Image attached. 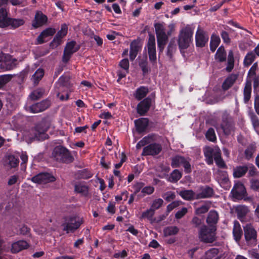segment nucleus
<instances>
[{"mask_svg":"<svg viewBox=\"0 0 259 259\" xmlns=\"http://www.w3.org/2000/svg\"><path fill=\"white\" fill-rule=\"evenodd\" d=\"M59 81L63 86L68 89L71 88L74 84V81L71 79V77L69 75L61 76L59 78Z\"/></svg>","mask_w":259,"mask_h":259,"instance_id":"30","label":"nucleus"},{"mask_svg":"<svg viewBox=\"0 0 259 259\" xmlns=\"http://www.w3.org/2000/svg\"><path fill=\"white\" fill-rule=\"evenodd\" d=\"M246 166H239L234 169L233 176L236 178H240L244 176L247 171Z\"/></svg>","mask_w":259,"mask_h":259,"instance_id":"41","label":"nucleus"},{"mask_svg":"<svg viewBox=\"0 0 259 259\" xmlns=\"http://www.w3.org/2000/svg\"><path fill=\"white\" fill-rule=\"evenodd\" d=\"M19 163V159L14 155H9L7 158L6 163L10 168L17 166Z\"/></svg>","mask_w":259,"mask_h":259,"instance_id":"47","label":"nucleus"},{"mask_svg":"<svg viewBox=\"0 0 259 259\" xmlns=\"http://www.w3.org/2000/svg\"><path fill=\"white\" fill-rule=\"evenodd\" d=\"M215 147L211 148L210 147H206L204 149V154L206 158V162L208 164H211L213 163V157L214 158Z\"/></svg>","mask_w":259,"mask_h":259,"instance_id":"23","label":"nucleus"},{"mask_svg":"<svg viewBox=\"0 0 259 259\" xmlns=\"http://www.w3.org/2000/svg\"><path fill=\"white\" fill-rule=\"evenodd\" d=\"M219 215L216 211L213 210L209 211L206 222L211 226H214L213 225L215 224L218 221Z\"/></svg>","mask_w":259,"mask_h":259,"instance_id":"36","label":"nucleus"},{"mask_svg":"<svg viewBox=\"0 0 259 259\" xmlns=\"http://www.w3.org/2000/svg\"><path fill=\"white\" fill-rule=\"evenodd\" d=\"M78 50V48L76 47V42L71 41L68 42L65 48L63 56V61L67 62L70 58L72 55L75 53Z\"/></svg>","mask_w":259,"mask_h":259,"instance_id":"13","label":"nucleus"},{"mask_svg":"<svg viewBox=\"0 0 259 259\" xmlns=\"http://www.w3.org/2000/svg\"><path fill=\"white\" fill-rule=\"evenodd\" d=\"M215 59L219 62H224L226 59V53L223 47L221 46L218 49L215 55Z\"/></svg>","mask_w":259,"mask_h":259,"instance_id":"39","label":"nucleus"},{"mask_svg":"<svg viewBox=\"0 0 259 259\" xmlns=\"http://www.w3.org/2000/svg\"><path fill=\"white\" fill-rule=\"evenodd\" d=\"M11 246V252L13 253H16L22 250L27 249L29 245V243L26 241L19 240L14 242Z\"/></svg>","mask_w":259,"mask_h":259,"instance_id":"18","label":"nucleus"},{"mask_svg":"<svg viewBox=\"0 0 259 259\" xmlns=\"http://www.w3.org/2000/svg\"><path fill=\"white\" fill-rule=\"evenodd\" d=\"M235 211L237 214L238 218L242 220L248 212V207L245 205H238L235 207Z\"/></svg>","mask_w":259,"mask_h":259,"instance_id":"31","label":"nucleus"},{"mask_svg":"<svg viewBox=\"0 0 259 259\" xmlns=\"http://www.w3.org/2000/svg\"><path fill=\"white\" fill-rule=\"evenodd\" d=\"M255 151V147L253 145L249 146L244 152L245 158L248 160L251 158Z\"/></svg>","mask_w":259,"mask_h":259,"instance_id":"54","label":"nucleus"},{"mask_svg":"<svg viewBox=\"0 0 259 259\" xmlns=\"http://www.w3.org/2000/svg\"><path fill=\"white\" fill-rule=\"evenodd\" d=\"M214 226L208 227L206 226L202 227L199 232V237L201 241L205 243H212L215 239Z\"/></svg>","mask_w":259,"mask_h":259,"instance_id":"7","label":"nucleus"},{"mask_svg":"<svg viewBox=\"0 0 259 259\" xmlns=\"http://www.w3.org/2000/svg\"><path fill=\"white\" fill-rule=\"evenodd\" d=\"M179 231V229L174 226L165 227L163 229V234L165 236H169L176 235Z\"/></svg>","mask_w":259,"mask_h":259,"instance_id":"44","label":"nucleus"},{"mask_svg":"<svg viewBox=\"0 0 259 259\" xmlns=\"http://www.w3.org/2000/svg\"><path fill=\"white\" fill-rule=\"evenodd\" d=\"M233 233L236 241H239L242 235L240 225L237 221H234Z\"/></svg>","mask_w":259,"mask_h":259,"instance_id":"35","label":"nucleus"},{"mask_svg":"<svg viewBox=\"0 0 259 259\" xmlns=\"http://www.w3.org/2000/svg\"><path fill=\"white\" fill-rule=\"evenodd\" d=\"M11 18L8 17V13L6 9H0V27L4 28L9 26Z\"/></svg>","mask_w":259,"mask_h":259,"instance_id":"20","label":"nucleus"},{"mask_svg":"<svg viewBox=\"0 0 259 259\" xmlns=\"http://www.w3.org/2000/svg\"><path fill=\"white\" fill-rule=\"evenodd\" d=\"M149 120L146 118H141L135 120V124L137 131L142 133L146 129L148 125Z\"/></svg>","mask_w":259,"mask_h":259,"instance_id":"21","label":"nucleus"},{"mask_svg":"<svg viewBox=\"0 0 259 259\" xmlns=\"http://www.w3.org/2000/svg\"><path fill=\"white\" fill-rule=\"evenodd\" d=\"M53 158L57 161L70 163L73 161V157L66 148L58 146L55 147L52 152Z\"/></svg>","mask_w":259,"mask_h":259,"instance_id":"5","label":"nucleus"},{"mask_svg":"<svg viewBox=\"0 0 259 259\" xmlns=\"http://www.w3.org/2000/svg\"><path fill=\"white\" fill-rule=\"evenodd\" d=\"M258 70L257 63H254L251 66L248 72V75L250 77H254L256 74V72Z\"/></svg>","mask_w":259,"mask_h":259,"instance_id":"60","label":"nucleus"},{"mask_svg":"<svg viewBox=\"0 0 259 259\" xmlns=\"http://www.w3.org/2000/svg\"><path fill=\"white\" fill-rule=\"evenodd\" d=\"M47 17L41 12H37L35 16L34 20L32 26L34 28H37L45 24L47 21Z\"/></svg>","mask_w":259,"mask_h":259,"instance_id":"19","label":"nucleus"},{"mask_svg":"<svg viewBox=\"0 0 259 259\" xmlns=\"http://www.w3.org/2000/svg\"><path fill=\"white\" fill-rule=\"evenodd\" d=\"M155 33L157 37V45L160 51H162L168 40V36L175 31V25L173 23L168 25V30L166 31L164 23L154 24Z\"/></svg>","mask_w":259,"mask_h":259,"instance_id":"1","label":"nucleus"},{"mask_svg":"<svg viewBox=\"0 0 259 259\" xmlns=\"http://www.w3.org/2000/svg\"><path fill=\"white\" fill-rule=\"evenodd\" d=\"M186 159L182 156H176L172 158L171 165L174 168L179 167L183 165Z\"/></svg>","mask_w":259,"mask_h":259,"instance_id":"45","label":"nucleus"},{"mask_svg":"<svg viewBox=\"0 0 259 259\" xmlns=\"http://www.w3.org/2000/svg\"><path fill=\"white\" fill-rule=\"evenodd\" d=\"M220 41V38L218 35L215 34H212L210 41V49L212 52L215 51L217 48L219 46Z\"/></svg>","mask_w":259,"mask_h":259,"instance_id":"37","label":"nucleus"},{"mask_svg":"<svg viewBox=\"0 0 259 259\" xmlns=\"http://www.w3.org/2000/svg\"><path fill=\"white\" fill-rule=\"evenodd\" d=\"M233 197L236 199H241L246 194V191L244 186L238 183L235 184L231 191Z\"/></svg>","mask_w":259,"mask_h":259,"instance_id":"14","label":"nucleus"},{"mask_svg":"<svg viewBox=\"0 0 259 259\" xmlns=\"http://www.w3.org/2000/svg\"><path fill=\"white\" fill-rule=\"evenodd\" d=\"M250 187L251 189L257 191L259 189V180L252 179L250 180Z\"/></svg>","mask_w":259,"mask_h":259,"instance_id":"63","label":"nucleus"},{"mask_svg":"<svg viewBox=\"0 0 259 259\" xmlns=\"http://www.w3.org/2000/svg\"><path fill=\"white\" fill-rule=\"evenodd\" d=\"M208 35L206 32L200 26H198L195 33V41L197 47L202 48L207 44L208 41Z\"/></svg>","mask_w":259,"mask_h":259,"instance_id":"9","label":"nucleus"},{"mask_svg":"<svg viewBox=\"0 0 259 259\" xmlns=\"http://www.w3.org/2000/svg\"><path fill=\"white\" fill-rule=\"evenodd\" d=\"M151 104V99L146 98L139 103L137 106V112L141 115H144L149 110Z\"/></svg>","mask_w":259,"mask_h":259,"instance_id":"16","label":"nucleus"},{"mask_svg":"<svg viewBox=\"0 0 259 259\" xmlns=\"http://www.w3.org/2000/svg\"><path fill=\"white\" fill-rule=\"evenodd\" d=\"M44 93V90L41 89H38L33 91L29 95V97L33 100H36L40 98Z\"/></svg>","mask_w":259,"mask_h":259,"instance_id":"51","label":"nucleus"},{"mask_svg":"<svg viewBox=\"0 0 259 259\" xmlns=\"http://www.w3.org/2000/svg\"><path fill=\"white\" fill-rule=\"evenodd\" d=\"M119 65L121 69L128 70L130 66L128 60L127 59L121 60L119 62Z\"/></svg>","mask_w":259,"mask_h":259,"instance_id":"64","label":"nucleus"},{"mask_svg":"<svg viewBox=\"0 0 259 259\" xmlns=\"http://www.w3.org/2000/svg\"><path fill=\"white\" fill-rule=\"evenodd\" d=\"M217 178L221 187L225 188V189H228L229 188L230 183L226 171L218 170Z\"/></svg>","mask_w":259,"mask_h":259,"instance_id":"15","label":"nucleus"},{"mask_svg":"<svg viewBox=\"0 0 259 259\" xmlns=\"http://www.w3.org/2000/svg\"><path fill=\"white\" fill-rule=\"evenodd\" d=\"M83 219L78 217L68 216L64 218L62 224L63 231L67 233L74 232L83 223Z\"/></svg>","mask_w":259,"mask_h":259,"instance_id":"4","label":"nucleus"},{"mask_svg":"<svg viewBox=\"0 0 259 259\" xmlns=\"http://www.w3.org/2000/svg\"><path fill=\"white\" fill-rule=\"evenodd\" d=\"M193 29L189 25L181 29L178 38V45L181 53L193 42Z\"/></svg>","mask_w":259,"mask_h":259,"instance_id":"3","label":"nucleus"},{"mask_svg":"<svg viewBox=\"0 0 259 259\" xmlns=\"http://www.w3.org/2000/svg\"><path fill=\"white\" fill-rule=\"evenodd\" d=\"M154 136L153 135H148L144 137L137 144L136 148L138 149H140L142 147L150 143L154 140Z\"/></svg>","mask_w":259,"mask_h":259,"instance_id":"40","label":"nucleus"},{"mask_svg":"<svg viewBox=\"0 0 259 259\" xmlns=\"http://www.w3.org/2000/svg\"><path fill=\"white\" fill-rule=\"evenodd\" d=\"M214 161L216 164L221 168H226V165L221 157V150L218 147H215Z\"/></svg>","mask_w":259,"mask_h":259,"instance_id":"26","label":"nucleus"},{"mask_svg":"<svg viewBox=\"0 0 259 259\" xmlns=\"http://www.w3.org/2000/svg\"><path fill=\"white\" fill-rule=\"evenodd\" d=\"M50 106V102L47 100L42 101L31 106H26V110L32 113H37L42 112Z\"/></svg>","mask_w":259,"mask_h":259,"instance_id":"11","label":"nucleus"},{"mask_svg":"<svg viewBox=\"0 0 259 259\" xmlns=\"http://www.w3.org/2000/svg\"><path fill=\"white\" fill-rule=\"evenodd\" d=\"M10 2L14 6L23 7L27 5L26 0H10Z\"/></svg>","mask_w":259,"mask_h":259,"instance_id":"57","label":"nucleus"},{"mask_svg":"<svg viewBox=\"0 0 259 259\" xmlns=\"http://www.w3.org/2000/svg\"><path fill=\"white\" fill-rule=\"evenodd\" d=\"M244 235L247 241L256 239L257 233L255 229L250 224H247L244 227Z\"/></svg>","mask_w":259,"mask_h":259,"instance_id":"17","label":"nucleus"},{"mask_svg":"<svg viewBox=\"0 0 259 259\" xmlns=\"http://www.w3.org/2000/svg\"><path fill=\"white\" fill-rule=\"evenodd\" d=\"M48 128L49 125L48 123L41 122L38 124L34 128L24 132L23 139L26 142L29 143L34 140L40 141L47 139L48 136L46 133Z\"/></svg>","mask_w":259,"mask_h":259,"instance_id":"2","label":"nucleus"},{"mask_svg":"<svg viewBox=\"0 0 259 259\" xmlns=\"http://www.w3.org/2000/svg\"><path fill=\"white\" fill-rule=\"evenodd\" d=\"M176 50V45L174 42L170 41L167 47V55L171 56L172 54Z\"/></svg>","mask_w":259,"mask_h":259,"instance_id":"62","label":"nucleus"},{"mask_svg":"<svg viewBox=\"0 0 259 259\" xmlns=\"http://www.w3.org/2000/svg\"><path fill=\"white\" fill-rule=\"evenodd\" d=\"M179 195L184 199L190 200L196 198V194L192 190H183L179 192Z\"/></svg>","mask_w":259,"mask_h":259,"instance_id":"38","label":"nucleus"},{"mask_svg":"<svg viewBox=\"0 0 259 259\" xmlns=\"http://www.w3.org/2000/svg\"><path fill=\"white\" fill-rule=\"evenodd\" d=\"M154 214L155 211L150 207L149 209H146L141 213V215L139 217V219L140 220L147 219L150 222H152Z\"/></svg>","mask_w":259,"mask_h":259,"instance_id":"33","label":"nucleus"},{"mask_svg":"<svg viewBox=\"0 0 259 259\" xmlns=\"http://www.w3.org/2000/svg\"><path fill=\"white\" fill-rule=\"evenodd\" d=\"M255 58L256 55L254 54L253 52L248 53L245 56L243 61V64L244 66L248 67L253 63Z\"/></svg>","mask_w":259,"mask_h":259,"instance_id":"43","label":"nucleus"},{"mask_svg":"<svg viewBox=\"0 0 259 259\" xmlns=\"http://www.w3.org/2000/svg\"><path fill=\"white\" fill-rule=\"evenodd\" d=\"M62 41V38L56 35L53 39V41L51 42L50 46L52 48H55L61 44Z\"/></svg>","mask_w":259,"mask_h":259,"instance_id":"61","label":"nucleus"},{"mask_svg":"<svg viewBox=\"0 0 259 259\" xmlns=\"http://www.w3.org/2000/svg\"><path fill=\"white\" fill-rule=\"evenodd\" d=\"M55 178L49 173H40L31 178V181L37 184H45L54 182Z\"/></svg>","mask_w":259,"mask_h":259,"instance_id":"10","label":"nucleus"},{"mask_svg":"<svg viewBox=\"0 0 259 259\" xmlns=\"http://www.w3.org/2000/svg\"><path fill=\"white\" fill-rule=\"evenodd\" d=\"M154 191V188L152 186H146L144 187L142 190L141 193L143 194L141 195V197H144L146 195H150Z\"/></svg>","mask_w":259,"mask_h":259,"instance_id":"55","label":"nucleus"},{"mask_svg":"<svg viewBox=\"0 0 259 259\" xmlns=\"http://www.w3.org/2000/svg\"><path fill=\"white\" fill-rule=\"evenodd\" d=\"M140 47L139 42L136 40L133 41L130 45V57L131 60H134L136 57Z\"/></svg>","mask_w":259,"mask_h":259,"instance_id":"25","label":"nucleus"},{"mask_svg":"<svg viewBox=\"0 0 259 259\" xmlns=\"http://www.w3.org/2000/svg\"><path fill=\"white\" fill-rule=\"evenodd\" d=\"M145 50H147L149 55V60L151 62H155L156 60V51L155 38L153 34H149L148 40L146 47Z\"/></svg>","mask_w":259,"mask_h":259,"instance_id":"8","label":"nucleus"},{"mask_svg":"<svg viewBox=\"0 0 259 259\" xmlns=\"http://www.w3.org/2000/svg\"><path fill=\"white\" fill-rule=\"evenodd\" d=\"M206 138L209 141L214 142L217 140V137L214 130L212 128H209L205 134Z\"/></svg>","mask_w":259,"mask_h":259,"instance_id":"50","label":"nucleus"},{"mask_svg":"<svg viewBox=\"0 0 259 259\" xmlns=\"http://www.w3.org/2000/svg\"><path fill=\"white\" fill-rule=\"evenodd\" d=\"M221 128L225 135H228L231 134L233 131L234 125L231 123L224 121L221 125Z\"/></svg>","mask_w":259,"mask_h":259,"instance_id":"42","label":"nucleus"},{"mask_svg":"<svg viewBox=\"0 0 259 259\" xmlns=\"http://www.w3.org/2000/svg\"><path fill=\"white\" fill-rule=\"evenodd\" d=\"M55 32V29L52 28H48L44 30L37 38L38 44H41L44 43L45 41V39L46 37L52 36Z\"/></svg>","mask_w":259,"mask_h":259,"instance_id":"22","label":"nucleus"},{"mask_svg":"<svg viewBox=\"0 0 259 259\" xmlns=\"http://www.w3.org/2000/svg\"><path fill=\"white\" fill-rule=\"evenodd\" d=\"M249 116L254 130L259 126V120L256 115L253 113H250Z\"/></svg>","mask_w":259,"mask_h":259,"instance_id":"56","label":"nucleus"},{"mask_svg":"<svg viewBox=\"0 0 259 259\" xmlns=\"http://www.w3.org/2000/svg\"><path fill=\"white\" fill-rule=\"evenodd\" d=\"M209 208V205L205 204L196 208L195 210V213L197 214L204 213L208 210Z\"/></svg>","mask_w":259,"mask_h":259,"instance_id":"58","label":"nucleus"},{"mask_svg":"<svg viewBox=\"0 0 259 259\" xmlns=\"http://www.w3.org/2000/svg\"><path fill=\"white\" fill-rule=\"evenodd\" d=\"M163 203V200L162 199H156L152 201L150 208L155 211L156 209H158L162 205Z\"/></svg>","mask_w":259,"mask_h":259,"instance_id":"53","label":"nucleus"},{"mask_svg":"<svg viewBox=\"0 0 259 259\" xmlns=\"http://www.w3.org/2000/svg\"><path fill=\"white\" fill-rule=\"evenodd\" d=\"M23 59H16L11 56L4 53L0 54V69L3 70H10L13 69L19 62L22 61Z\"/></svg>","mask_w":259,"mask_h":259,"instance_id":"6","label":"nucleus"},{"mask_svg":"<svg viewBox=\"0 0 259 259\" xmlns=\"http://www.w3.org/2000/svg\"><path fill=\"white\" fill-rule=\"evenodd\" d=\"M24 23V21L22 19H10L9 26L13 28H17Z\"/></svg>","mask_w":259,"mask_h":259,"instance_id":"52","label":"nucleus"},{"mask_svg":"<svg viewBox=\"0 0 259 259\" xmlns=\"http://www.w3.org/2000/svg\"><path fill=\"white\" fill-rule=\"evenodd\" d=\"M161 150L162 147L160 144L156 143L150 144L143 148L142 155L155 156L158 154Z\"/></svg>","mask_w":259,"mask_h":259,"instance_id":"12","label":"nucleus"},{"mask_svg":"<svg viewBox=\"0 0 259 259\" xmlns=\"http://www.w3.org/2000/svg\"><path fill=\"white\" fill-rule=\"evenodd\" d=\"M234 67V56L232 51H230L228 57V64L226 68L228 72L232 71Z\"/></svg>","mask_w":259,"mask_h":259,"instance_id":"48","label":"nucleus"},{"mask_svg":"<svg viewBox=\"0 0 259 259\" xmlns=\"http://www.w3.org/2000/svg\"><path fill=\"white\" fill-rule=\"evenodd\" d=\"M213 194V190L210 187H204L201 189V192L196 194V198H204L209 197Z\"/></svg>","mask_w":259,"mask_h":259,"instance_id":"27","label":"nucleus"},{"mask_svg":"<svg viewBox=\"0 0 259 259\" xmlns=\"http://www.w3.org/2000/svg\"><path fill=\"white\" fill-rule=\"evenodd\" d=\"M148 92L149 90L147 87H140L136 90L134 97L138 100H141L147 95Z\"/></svg>","mask_w":259,"mask_h":259,"instance_id":"32","label":"nucleus"},{"mask_svg":"<svg viewBox=\"0 0 259 259\" xmlns=\"http://www.w3.org/2000/svg\"><path fill=\"white\" fill-rule=\"evenodd\" d=\"M44 75V70L41 68L38 69L32 76V79L35 84L38 83Z\"/></svg>","mask_w":259,"mask_h":259,"instance_id":"49","label":"nucleus"},{"mask_svg":"<svg viewBox=\"0 0 259 259\" xmlns=\"http://www.w3.org/2000/svg\"><path fill=\"white\" fill-rule=\"evenodd\" d=\"M237 76L235 74H232L228 76L224 81L222 84V88L224 90H228L233 85L236 80L237 79Z\"/></svg>","mask_w":259,"mask_h":259,"instance_id":"29","label":"nucleus"},{"mask_svg":"<svg viewBox=\"0 0 259 259\" xmlns=\"http://www.w3.org/2000/svg\"><path fill=\"white\" fill-rule=\"evenodd\" d=\"M68 30V27L66 24H63L61 26V30H59L57 33L56 35L59 36L60 38H63L64 37L67 33Z\"/></svg>","mask_w":259,"mask_h":259,"instance_id":"59","label":"nucleus"},{"mask_svg":"<svg viewBox=\"0 0 259 259\" xmlns=\"http://www.w3.org/2000/svg\"><path fill=\"white\" fill-rule=\"evenodd\" d=\"M251 81L247 80L244 89L243 95L245 103L248 102L250 100L251 94Z\"/></svg>","mask_w":259,"mask_h":259,"instance_id":"28","label":"nucleus"},{"mask_svg":"<svg viewBox=\"0 0 259 259\" xmlns=\"http://www.w3.org/2000/svg\"><path fill=\"white\" fill-rule=\"evenodd\" d=\"M75 192L83 196H87L89 194V188L83 183L76 184L74 186Z\"/></svg>","mask_w":259,"mask_h":259,"instance_id":"24","label":"nucleus"},{"mask_svg":"<svg viewBox=\"0 0 259 259\" xmlns=\"http://www.w3.org/2000/svg\"><path fill=\"white\" fill-rule=\"evenodd\" d=\"M182 177V173L178 169H175L168 178V181L175 183L178 181Z\"/></svg>","mask_w":259,"mask_h":259,"instance_id":"46","label":"nucleus"},{"mask_svg":"<svg viewBox=\"0 0 259 259\" xmlns=\"http://www.w3.org/2000/svg\"><path fill=\"white\" fill-rule=\"evenodd\" d=\"M219 250L217 248H212L205 252L202 259H219Z\"/></svg>","mask_w":259,"mask_h":259,"instance_id":"34","label":"nucleus"}]
</instances>
